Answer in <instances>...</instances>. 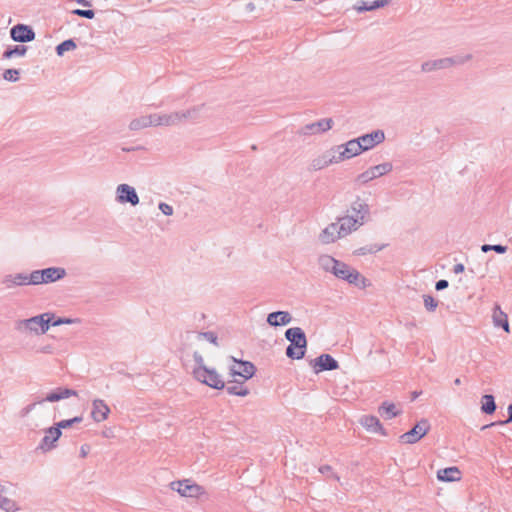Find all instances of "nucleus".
I'll return each mask as SVG.
<instances>
[{
	"instance_id": "423d86ee",
	"label": "nucleus",
	"mask_w": 512,
	"mask_h": 512,
	"mask_svg": "<svg viewBox=\"0 0 512 512\" xmlns=\"http://www.w3.org/2000/svg\"><path fill=\"white\" fill-rule=\"evenodd\" d=\"M65 275L64 269L61 268H46L43 270H36L32 272V284L38 285L43 283L54 282L61 279Z\"/></svg>"
},
{
	"instance_id": "6e6552de",
	"label": "nucleus",
	"mask_w": 512,
	"mask_h": 512,
	"mask_svg": "<svg viewBox=\"0 0 512 512\" xmlns=\"http://www.w3.org/2000/svg\"><path fill=\"white\" fill-rule=\"evenodd\" d=\"M54 315L44 313L40 316L30 318L26 321V327L37 334H44L48 329L50 323L53 321Z\"/></svg>"
},
{
	"instance_id": "c03bdc74",
	"label": "nucleus",
	"mask_w": 512,
	"mask_h": 512,
	"mask_svg": "<svg viewBox=\"0 0 512 512\" xmlns=\"http://www.w3.org/2000/svg\"><path fill=\"white\" fill-rule=\"evenodd\" d=\"M446 287H448V282L446 280H439L436 283L437 290H442V289H445Z\"/></svg>"
},
{
	"instance_id": "a211bd4d",
	"label": "nucleus",
	"mask_w": 512,
	"mask_h": 512,
	"mask_svg": "<svg viewBox=\"0 0 512 512\" xmlns=\"http://www.w3.org/2000/svg\"><path fill=\"white\" fill-rule=\"evenodd\" d=\"M344 237L341 232V228L337 225V223L330 224L327 228L323 230L320 235V240L324 244L333 243L336 240Z\"/></svg>"
},
{
	"instance_id": "79ce46f5",
	"label": "nucleus",
	"mask_w": 512,
	"mask_h": 512,
	"mask_svg": "<svg viewBox=\"0 0 512 512\" xmlns=\"http://www.w3.org/2000/svg\"><path fill=\"white\" fill-rule=\"evenodd\" d=\"M159 209L165 214V215H172L173 213V208L166 204V203H161L159 205Z\"/></svg>"
},
{
	"instance_id": "f03ea898",
	"label": "nucleus",
	"mask_w": 512,
	"mask_h": 512,
	"mask_svg": "<svg viewBox=\"0 0 512 512\" xmlns=\"http://www.w3.org/2000/svg\"><path fill=\"white\" fill-rule=\"evenodd\" d=\"M324 261L325 266L331 269L336 277L346 280L352 284L363 286L366 285V279L363 276H361V274L357 270L350 268L345 263L339 262L334 258L330 257H326Z\"/></svg>"
},
{
	"instance_id": "b1692460",
	"label": "nucleus",
	"mask_w": 512,
	"mask_h": 512,
	"mask_svg": "<svg viewBox=\"0 0 512 512\" xmlns=\"http://www.w3.org/2000/svg\"><path fill=\"white\" fill-rule=\"evenodd\" d=\"M492 318H493V323H494L495 326L502 327L507 333L510 331L509 330L508 316H507V314L505 312H503L501 310L500 306H498V305L495 306Z\"/></svg>"
},
{
	"instance_id": "4468645a",
	"label": "nucleus",
	"mask_w": 512,
	"mask_h": 512,
	"mask_svg": "<svg viewBox=\"0 0 512 512\" xmlns=\"http://www.w3.org/2000/svg\"><path fill=\"white\" fill-rule=\"evenodd\" d=\"M360 424L363 428H365L368 432L380 434L385 436L386 431L379 419L372 415H365L360 419Z\"/></svg>"
},
{
	"instance_id": "49530a36",
	"label": "nucleus",
	"mask_w": 512,
	"mask_h": 512,
	"mask_svg": "<svg viewBox=\"0 0 512 512\" xmlns=\"http://www.w3.org/2000/svg\"><path fill=\"white\" fill-rule=\"evenodd\" d=\"M386 3H387V0L377 1V2H375V4L373 6H370L368 9H374V8H377L380 6H384Z\"/></svg>"
},
{
	"instance_id": "2eb2a0df",
	"label": "nucleus",
	"mask_w": 512,
	"mask_h": 512,
	"mask_svg": "<svg viewBox=\"0 0 512 512\" xmlns=\"http://www.w3.org/2000/svg\"><path fill=\"white\" fill-rule=\"evenodd\" d=\"M118 201L121 203L129 202L132 205H136L139 202V198L135 192V189L127 184H121L117 188Z\"/></svg>"
},
{
	"instance_id": "39448f33",
	"label": "nucleus",
	"mask_w": 512,
	"mask_h": 512,
	"mask_svg": "<svg viewBox=\"0 0 512 512\" xmlns=\"http://www.w3.org/2000/svg\"><path fill=\"white\" fill-rule=\"evenodd\" d=\"M169 487L181 497L199 498L206 494L204 487L190 479L172 481Z\"/></svg>"
},
{
	"instance_id": "de8ad7c7",
	"label": "nucleus",
	"mask_w": 512,
	"mask_h": 512,
	"mask_svg": "<svg viewBox=\"0 0 512 512\" xmlns=\"http://www.w3.org/2000/svg\"><path fill=\"white\" fill-rule=\"evenodd\" d=\"M464 271V266L462 264H457L455 265L454 267V272L455 273H462Z\"/></svg>"
},
{
	"instance_id": "4be33fe9",
	"label": "nucleus",
	"mask_w": 512,
	"mask_h": 512,
	"mask_svg": "<svg viewBox=\"0 0 512 512\" xmlns=\"http://www.w3.org/2000/svg\"><path fill=\"white\" fill-rule=\"evenodd\" d=\"M291 320V315L286 311L273 312L270 313L267 317V322L271 326L287 325L291 322Z\"/></svg>"
},
{
	"instance_id": "2f4dec72",
	"label": "nucleus",
	"mask_w": 512,
	"mask_h": 512,
	"mask_svg": "<svg viewBox=\"0 0 512 512\" xmlns=\"http://www.w3.org/2000/svg\"><path fill=\"white\" fill-rule=\"evenodd\" d=\"M76 47L72 40H66L57 46V54L63 55L64 52L73 50Z\"/></svg>"
},
{
	"instance_id": "f8f14e48",
	"label": "nucleus",
	"mask_w": 512,
	"mask_h": 512,
	"mask_svg": "<svg viewBox=\"0 0 512 512\" xmlns=\"http://www.w3.org/2000/svg\"><path fill=\"white\" fill-rule=\"evenodd\" d=\"M255 373V367L250 362L235 361L231 367V375L239 376L243 381L250 379Z\"/></svg>"
},
{
	"instance_id": "7ed1b4c3",
	"label": "nucleus",
	"mask_w": 512,
	"mask_h": 512,
	"mask_svg": "<svg viewBox=\"0 0 512 512\" xmlns=\"http://www.w3.org/2000/svg\"><path fill=\"white\" fill-rule=\"evenodd\" d=\"M285 336L290 342L286 354L291 359H301L304 357L307 347V340L303 330L299 327L289 328Z\"/></svg>"
},
{
	"instance_id": "72a5a7b5",
	"label": "nucleus",
	"mask_w": 512,
	"mask_h": 512,
	"mask_svg": "<svg viewBox=\"0 0 512 512\" xmlns=\"http://www.w3.org/2000/svg\"><path fill=\"white\" fill-rule=\"evenodd\" d=\"M482 251L483 252H488V251H496L497 253H505L506 250H507V247L506 246H502V245H483L482 246Z\"/></svg>"
},
{
	"instance_id": "a18cd8bd",
	"label": "nucleus",
	"mask_w": 512,
	"mask_h": 512,
	"mask_svg": "<svg viewBox=\"0 0 512 512\" xmlns=\"http://www.w3.org/2000/svg\"><path fill=\"white\" fill-rule=\"evenodd\" d=\"M508 414H509V418L506 420V421H500L498 422L499 424H506L508 422H511L512 421V404H510L508 406Z\"/></svg>"
},
{
	"instance_id": "9d476101",
	"label": "nucleus",
	"mask_w": 512,
	"mask_h": 512,
	"mask_svg": "<svg viewBox=\"0 0 512 512\" xmlns=\"http://www.w3.org/2000/svg\"><path fill=\"white\" fill-rule=\"evenodd\" d=\"M173 123H174V120L172 119V116L153 115L148 118H143L141 120L133 121L131 123V126L134 129H138V128L146 127V126H150V125H170Z\"/></svg>"
},
{
	"instance_id": "cd10ccee",
	"label": "nucleus",
	"mask_w": 512,
	"mask_h": 512,
	"mask_svg": "<svg viewBox=\"0 0 512 512\" xmlns=\"http://www.w3.org/2000/svg\"><path fill=\"white\" fill-rule=\"evenodd\" d=\"M332 126V120L331 119H324V120H321L317 123H314L312 124L309 128L313 131V132H318V131H327L331 128Z\"/></svg>"
},
{
	"instance_id": "e433bc0d",
	"label": "nucleus",
	"mask_w": 512,
	"mask_h": 512,
	"mask_svg": "<svg viewBox=\"0 0 512 512\" xmlns=\"http://www.w3.org/2000/svg\"><path fill=\"white\" fill-rule=\"evenodd\" d=\"M26 52V48L25 47H16L15 49L13 50H8L4 53V57L5 58H11L12 56L14 55H24Z\"/></svg>"
},
{
	"instance_id": "6ab92c4d",
	"label": "nucleus",
	"mask_w": 512,
	"mask_h": 512,
	"mask_svg": "<svg viewBox=\"0 0 512 512\" xmlns=\"http://www.w3.org/2000/svg\"><path fill=\"white\" fill-rule=\"evenodd\" d=\"M109 413L110 408L103 400L96 399L93 401L91 415L96 422H102L106 420L108 418Z\"/></svg>"
},
{
	"instance_id": "09e8293b",
	"label": "nucleus",
	"mask_w": 512,
	"mask_h": 512,
	"mask_svg": "<svg viewBox=\"0 0 512 512\" xmlns=\"http://www.w3.org/2000/svg\"><path fill=\"white\" fill-rule=\"evenodd\" d=\"M493 425H494V423L489 424V425H485V426H483V428H482V429H486V428H488V427H490V426H493Z\"/></svg>"
},
{
	"instance_id": "8fccbe9b",
	"label": "nucleus",
	"mask_w": 512,
	"mask_h": 512,
	"mask_svg": "<svg viewBox=\"0 0 512 512\" xmlns=\"http://www.w3.org/2000/svg\"><path fill=\"white\" fill-rule=\"evenodd\" d=\"M460 383H461V382H460V379H459V378H457V379L455 380V384H456V385H459Z\"/></svg>"
},
{
	"instance_id": "393cba45",
	"label": "nucleus",
	"mask_w": 512,
	"mask_h": 512,
	"mask_svg": "<svg viewBox=\"0 0 512 512\" xmlns=\"http://www.w3.org/2000/svg\"><path fill=\"white\" fill-rule=\"evenodd\" d=\"M379 414L384 419H392L393 417H396L397 415L400 414V410L397 409V407H396V405L394 403L384 402L379 407Z\"/></svg>"
},
{
	"instance_id": "f257e3e1",
	"label": "nucleus",
	"mask_w": 512,
	"mask_h": 512,
	"mask_svg": "<svg viewBox=\"0 0 512 512\" xmlns=\"http://www.w3.org/2000/svg\"><path fill=\"white\" fill-rule=\"evenodd\" d=\"M196 366L193 368V376L194 378L214 389H223L225 387V382L222 376L213 368H209L202 358L195 354Z\"/></svg>"
},
{
	"instance_id": "5701e85b",
	"label": "nucleus",
	"mask_w": 512,
	"mask_h": 512,
	"mask_svg": "<svg viewBox=\"0 0 512 512\" xmlns=\"http://www.w3.org/2000/svg\"><path fill=\"white\" fill-rule=\"evenodd\" d=\"M454 61L450 58L427 61L422 65L424 72H431L437 69H444L453 65Z\"/></svg>"
},
{
	"instance_id": "aec40b11",
	"label": "nucleus",
	"mask_w": 512,
	"mask_h": 512,
	"mask_svg": "<svg viewBox=\"0 0 512 512\" xmlns=\"http://www.w3.org/2000/svg\"><path fill=\"white\" fill-rule=\"evenodd\" d=\"M363 151L373 148L375 145L384 140V133L382 131H374L370 134L358 138Z\"/></svg>"
},
{
	"instance_id": "0eeeda50",
	"label": "nucleus",
	"mask_w": 512,
	"mask_h": 512,
	"mask_svg": "<svg viewBox=\"0 0 512 512\" xmlns=\"http://www.w3.org/2000/svg\"><path fill=\"white\" fill-rule=\"evenodd\" d=\"M430 430V424L427 419L420 420L410 431L401 435L402 442L414 444L422 439Z\"/></svg>"
},
{
	"instance_id": "f3484780",
	"label": "nucleus",
	"mask_w": 512,
	"mask_h": 512,
	"mask_svg": "<svg viewBox=\"0 0 512 512\" xmlns=\"http://www.w3.org/2000/svg\"><path fill=\"white\" fill-rule=\"evenodd\" d=\"M11 37L18 42H27L33 40L35 34L28 26L19 24L11 29Z\"/></svg>"
},
{
	"instance_id": "c9c22d12",
	"label": "nucleus",
	"mask_w": 512,
	"mask_h": 512,
	"mask_svg": "<svg viewBox=\"0 0 512 512\" xmlns=\"http://www.w3.org/2000/svg\"><path fill=\"white\" fill-rule=\"evenodd\" d=\"M424 305L427 310L434 311L437 307V301L430 295L424 296Z\"/></svg>"
},
{
	"instance_id": "473e14b6",
	"label": "nucleus",
	"mask_w": 512,
	"mask_h": 512,
	"mask_svg": "<svg viewBox=\"0 0 512 512\" xmlns=\"http://www.w3.org/2000/svg\"><path fill=\"white\" fill-rule=\"evenodd\" d=\"M3 77L7 81H17L19 79V71L16 69H8L4 72Z\"/></svg>"
},
{
	"instance_id": "dca6fc26",
	"label": "nucleus",
	"mask_w": 512,
	"mask_h": 512,
	"mask_svg": "<svg viewBox=\"0 0 512 512\" xmlns=\"http://www.w3.org/2000/svg\"><path fill=\"white\" fill-rule=\"evenodd\" d=\"M437 479L441 482H459L462 472L457 466H451L437 471Z\"/></svg>"
},
{
	"instance_id": "ddd939ff",
	"label": "nucleus",
	"mask_w": 512,
	"mask_h": 512,
	"mask_svg": "<svg viewBox=\"0 0 512 512\" xmlns=\"http://www.w3.org/2000/svg\"><path fill=\"white\" fill-rule=\"evenodd\" d=\"M340 157H337L335 149H331L329 151H326L319 157L315 158L312 161V167L315 170L323 169L333 163H339Z\"/></svg>"
},
{
	"instance_id": "a878e982",
	"label": "nucleus",
	"mask_w": 512,
	"mask_h": 512,
	"mask_svg": "<svg viewBox=\"0 0 512 512\" xmlns=\"http://www.w3.org/2000/svg\"><path fill=\"white\" fill-rule=\"evenodd\" d=\"M70 396H77V392L67 388H61L56 392L48 394L46 400L49 402H55Z\"/></svg>"
},
{
	"instance_id": "a19ab883",
	"label": "nucleus",
	"mask_w": 512,
	"mask_h": 512,
	"mask_svg": "<svg viewBox=\"0 0 512 512\" xmlns=\"http://www.w3.org/2000/svg\"><path fill=\"white\" fill-rule=\"evenodd\" d=\"M78 320H75V319H70V318H59L52 323L53 326H59L61 324H73V323H77Z\"/></svg>"
},
{
	"instance_id": "7c9ffc66",
	"label": "nucleus",
	"mask_w": 512,
	"mask_h": 512,
	"mask_svg": "<svg viewBox=\"0 0 512 512\" xmlns=\"http://www.w3.org/2000/svg\"><path fill=\"white\" fill-rule=\"evenodd\" d=\"M227 391L229 394L237 395V396H246L249 393V390L244 386H228Z\"/></svg>"
},
{
	"instance_id": "4c0bfd02",
	"label": "nucleus",
	"mask_w": 512,
	"mask_h": 512,
	"mask_svg": "<svg viewBox=\"0 0 512 512\" xmlns=\"http://www.w3.org/2000/svg\"><path fill=\"white\" fill-rule=\"evenodd\" d=\"M82 419L80 417H75L73 419H70V420H63V421H60L58 424H57V427L56 428H59L61 430V428H67L69 426H71L72 423L74 422H80Z\"/></svg>"
},
{
	"instance_id": "20e7f679",
	"label": "nucleus",
	"mask_w": 512,
	"mask_h": 512,
	"mask_svg": "<svg viewBox=\"0 0 512 512\" xmlns=\"http://www.w3.org/2000/svg\"><path fill=\"white\" fill-rule=\"evenodd\" d=\"M358 207H353V214L341 217L337 223L344 236L348 235L353 230H356L363 224L365 214L367 213V205L357 203Z\"/></svg>"
},
{
	"instance_id": "412c9836",
	"label": "nucleus",
	"mask_w": 512,
	"mask_h": 512,
	"mask_svg": "<svg viewBox=\"0 0 512 512\" xmlns=\"http://www.w3.org/2000/svg\"><path fill=\"white\" fill-rule=\"evenodd\" d=\"M61 430L56 427H51L46 430V434L44 438L41 441L40 449L43 451H48L54 447L55 442L60 438L61 436Z\"/></svg>"
},
{
	"instance_id": "f704fd0d",
	"label": "nucleus",
	"mask_w": 512,
	"mask_h": 512,
	"mask_svg": "<svg viewBox=\"0 0 512 512\" xmlns=\"http://www.w3.org/2000/svg\"><path fill=\"white\" fill-rule=\"evenodd\" d=\"M375 178L376 177L374 175L373 167H371L370 169H368L364 173L360 174L359 177H358L359 181H361L362 183H366V182H368L370 180H373Z\"/></svg>"
},
{
	"instance_id": "ea45409f",
	"label": "nucleus",
	"mask_w": 512,
	"mask_h": 512,
	"mask_svg": "<svg viewBox=\"0 0 512 512\" xmlns=\"http://www.w3.org/2000/svg\"><path fill=\"white\" fill-rule=\"evenodd\" d=\"M198 340H207L213 344H216L217 337L213 333H202L198 335Z\"/></svg>"
},
{
	"instance_id": "c756f323",
	"label": "nucleus",
	"mask_w": 512,
	"mask_h": 512,
	"mask_svg": "<svg viewBox=\"0 0 512 512\" xmlns=\"http://www.w3.org/2000/svg\"><path fill=\"white\" fill-rule=\"evenodd\" d=\"M375 177H380L382 175L387 174L392 170V165L390 163H383L376 166H373Z\"/></svg>"
},
{
	"instance_id": "58836bf2",
	"label": "nucleus",
	"mask_w": 512,
	"mask_h": 512,
	"mask_svg": "<svg viewBox=\"0 0 512 512\" xmlns=\"http://www.w3.org/2000/svg\"><path fill=\"white\" fill-rule=\"evenodd\" d=\"M74 14L78 15V16H81V17H85V18H88V19H92L94 17V11L92 10H81V9H76L73 11Z\"/></svg>"
},
{
	"instance_id": "1a4fd4ad",
	"label": "nucleus",
	"mask_w": 512,
	"mask_h": 512,
	"mask_svg": "<svg viewBox=\"0 0 512 512\" xmlns=\"http://www.w3.org/2000/svg\"><path fill=\"white\" fill-rule=\"evenodd\" d=\"M337 157H340L339 162L350 159L363 152L362 146L358 139L350 140L345 145H340L336 149Z\"/></svg>"
},
{
	"instance_id": "bb28decb",
	"label": "nucleus",
	"mask_w": 512,
	"mask_h": 512,
	"mask_svg": "<svg viewBox=\"0 0 512 512\" xmlns=\"http://www.w3.org/2000/svg\"><path fill=\"white\" fill-rule=\"evenodd\" d=\"M496 404L492 395H484L481 400V410L486 414L494 413Z\"/></svg>"
},
{
	"instance_id": "c85d7f7f",
	"label": "nucleus",
	"mask_w": 512,
	"mask_h": 512,
	"mask_svg": "<svg viewBox=\"0 0 512 512\" xmlns=\"http://www.w3.org/2000/svg\"><path fill=\"white\" fill-rule=\"evenodd\" d=\"M12 283L18 286L32 284V273L30 275L17 274L13 277Z\"/></svg>"
},
{
	"instance_id": "37998d69",
	"label": "nucleus",
	"mask_w": 512,
	"mask_h": 512,
	"mask_svg": "<svg viewBox=\"0 0 512 512\" xmlns=\"http://www.w3.org/2000/svg\"><path fill=\"white\" fill-rule=\"evenodd\" d=\"M90 452V446L87 444H84L81 446L80 454L82 457H86L88 453Z\"/></svg>"
},
{
	"instance_id": "9b49d317",
	"label": "nucleus",
	"mask_w": 512,
	"mask_h": 512,
	"mask_svg": "<svg viewBox=\"0 0 512 512\" xmlns=\"http://www.w3.org/2000/svg\"><path fill=\"white\" fill-rule=\"evenodd\" d=\"M315 373H320L324 370H334L338 368L337 361L329 354H322L311 362Z\"/></svg>"
}]
</instances>
